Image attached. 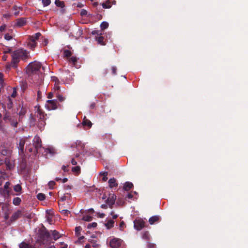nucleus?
Masks as SVG:
<instances>
[{
    "instance_id": "nucleus-1",
    "label": "nucleus",
    "mask_w": 248,
    "mask_h": 248,
    "mask_svg": "<svg viewBox=\"0 0 248 248\" xmlns=\"http://www.w3.org/2000/svg\"><path fill=\"white\" fill-rule=\"evenodd\" d=\"M47 68V64L44 65L39 62H34L29 64L26 72L36 84H40L43 78V72Z\"/></svg>"
},
{
    "instance_id": "nucleus-2",
    "label": "nucleus",
    "mask_w": 248,
    "mask_h": 248,
    "mask_svg": "<svg viewBox=\"0 0 248 248\" xmlns=\"http://www.w3.org/2000/svg\"><path fill=\"white\" fill-rule=\"evenodd\" d=\"M12 62L10 64L7 65V68L10 69L11 67L16 68V64L20 59L25 60L29 57L28 53L23 49H19L13 52L11 54Z\"/></svg>"
},
{
    "instance_id": "nucleus-3",
    "label": "nucleus",
    "mask_w": 248,
    "mask_h": 248,
    "mask_svg": "<svg viewBox=\"0 0 248 248\" xmlns=\"http://www.w3.org/2000/svg\"><path fill=\"white\" fill-rule=\"evenodd\" d=\"M35 115L39 120L37 126L41 130L46 125V123L45 122L46 115L39 108H38L35 112Z\"/></svg>"
},
{
    "instance_id": "nucleus-4",
    "label": "nucleus",
    "mask_w": 248,
    "mask_h": 248,
    "mask_svg": "<svg viewBox=\"0 0 248 248\" xmlns=\"http://www.w3.org/2000/svg\"><path fill=\"white\" fill-rule=\"evenodd\" d=\"M58 101L57 100H48L46 101L45 107L49 110H54L57 108Z\"/></svg>"
},
{
    "instance_id": "nucleus-5",
    "label": "nucleus",
    "mask_w": 248,
    "mask_h": 248,
    "mask_svg": "<svg viewBox=\"0 0 248 248\" xmlns=\"http://www.w3.org/2000/svg\"><path fill=\"white\" fill-rule=\"evenodd\" d=\"M26 142H29V138L23 137L19 139V142L17 144V147L19 150V154L23 153L24 146Z\"/></svg>"
},
{
    "instance_id": "nucleus-6",
    "label": "nucleus",
    "mask_w": 248,
    "mask_h": 248,
    "mask_svg": "<svg viewBox=\"0 0 248 248\" xmlns=\"http://www.w3.org/2000/svg\"><path fill=\"white\" fill-rule=\"evenodd\" d=\"M134 228L137 230L140 231L141 230L145 225V222L141 218L136 219L134 221Z\"/></svg>"
},
{
    "instance_id": "nucleus-7",
    "label": "nucleus",
    "mask_w": 248,
    "mask_h": 248,
    "mask_svg": "<svg viewBox=\"0 0 248 248\" xmlns=\"http://www.w3.org/2000/svg\"><path fill=\"white\" fill-rule=\"evenodd\" d=\"M10 183L7 182L5 183L3 188H0V193L4 196H8L10 192Z\"/></svg>"
},
{
    "instance_id": "nucleus-8",
    "label": "nucleus",
    "mask_w": 248,
    "mask_h": 248,
    "mask_svg": "<svg viewBox=\"0 0 248 248\" xmlns=\"http://www.w3.org/2000/svg\"><path fill=\"white\" fill-rule=\"evenodd\" d=\"M122 240L118 238H113L109 242L110 246L112 248H119L122 244Z\"/></svg>"
},
{
    "instance_id": "nucleus-9",
    "label": "nucleus",
    "mask_w": 248,
    "mask_h": 248,
    "mask_svg": "<svg viewBox=\"0 0 248 248\" xmlns=\"http://www.w3.org/2000/svg\"><path fill=\"white\" fill-rule=\"evenodd\" d=\"M33 145L35 148L36 150L41 147V140L38 136H35L33 140Z\"/></svg>"
},
{
    "instance_id": "nucleus-10",
    "label": "nucleus",
    "mask_w": 248,
    "mask_h": 248,
    "mask_svg": "<svg viewBox=\"0 0 248 248\" xmlns=\"http://www.w3.org/2000/svg\"><path fill=\"white\" fill-rule=\"evenodd\" d=\"M116 199V196L114 194H109L107 199V202L111 207L114 204Z\"/></svg>"
},
{
    "instance_id": "nucleus-11",
    "label": "nucleus",
    "mask_w": 248,
    "mask_h": 248,
    "mask_svg": "<svg viewBox=\"0 0 248 248\" xmlns=\"http://www.w3.org/2000/svg\"><path fill=\"white\" fill-rule=\"evenodd\" d=\"M75 146L78 150L80 151L83 150L85 147V144L82 143L80 141H77L74 144H73L71 147H73Z\"/></svg>"
},
{
    "instance_id": "nucleus-12",
    "label": "nucleus",
    "mask_w": 248,
    "mask_h": 248,
    "mask_svg": "<svg viewBox=\"0 0 248 248\" xmlns=\"http://www.w3.org/2000/svg\"><path fill=\"white\" fill-rule=\"evenodd\" d=\"M75 146L78 150L80 151L83 150L85 147V144L82 143L80 141H77L74 144H73L71 147H73Z\"/></svg>"
},
{
    "instance_id": "nucleus-13",
    "label": "nucleus",
    "mask_w": 248,
    "mask_h": 248,
    "mask_svg": "<svg viewBox=\"0 0 248 248\" xmlns=\"http://www.w3.org/2000/svg\"><path fill=\"white\" fill-rule=\"evenodd\" d=\"M109 187L110 188H113L116 187L118 186V183L116 182V180L115 178H110L108 180Z\"/></svg>"
},
{
    "instance_id": "nucleus-14",
    "label": "nucleus",
    "mask_w": 248,
    "mask_h": 248,
    "mask_svg": "<svg viewBox=\"0 0 248 248\" xmlns=\"http://www.w3.org/2000/svg\"><path fill=\"white\" fill-rule=\"evenodd\" d=\"M1 154L3 155H8L10 154V150L6 149L4 146H1L0 147Z\"/></svg>"
},
{
    "instance_id": "nucleus-15",
    "label": "nucleus",
    "mask_w": 248,
    "mask_h": 248,
    "mask_svg": "<svg viewBox=\"0 0 248 248\" xmlns=\"http://www.w3.org/2000/svg\"><path fill=\"white\" fill-rule=\"evenodd\" d=\"M133 187V185L130 182H126L124 184V189L126 191H128Z\"/></svg>"
},
{
    "instance_id": "nucleus-16",
    "label": "nucleus",
    "mask_w": 248,
    "mask_h": 248,
    "mask_svg": "<svg viewBox=\"0 0 248 248\" xmlns=\"http://www.w3.org/2000/svg\"><path fill=\"white\" fill-rule=\"evenodd\" d=\"M114 221L112 220L109 219L105 223V226L108 229H109L114 226Z\"/></svg>"
},
{
    "instance_id": "nucleus-17",
    "label": "nucleus",
    "mask_w": 248,
    "mask_h": 248,
    "mask_svg": "<svg viewBox=\"0 0 248 248\" xmlns=\"http://www.w3.org/2000/svg\"><path fill=\"white\" fill-rule=\"evenodd\" d=\"M21 215V212L20 211H17L13 214V215L11 217V219L12 221H14L17 218H19Z\"/></svg>"
},
{
    "instance_id": "nucleus-18",
    "label": "nucleus",
    "mask_w": 248,
    "mask_h": 248,
    "mask_svg": "<svg viewBox=\"0 0 248 248\" xmlns=\"http://www.w3.org/2000/svg\"><path fill=\"white\" fill-rule=\"evenodd\" d=\"M159 219V217L158 216H153L149 218V222L150 224L152 225L155 222L158 221Z\"/></svg>"
},
{
    "instance_id": "nucleus-19",
    "label": "nucleus",
    "mask_w": 248,
    "mask_h": 248,
    "mask_svg": "<svg viewBox=\"0 0 248 248\" xmlns=\"http://www.w3.org/2000/svg\"><path fill=\"white\" fill-rule=\"evenodd\" d=\"M26 24V19L24 18H20L17 20L16 25L19 27L24 26Z\"/></svg>"
},
{
    "instance_id": "nucleus-20",
    "label": "nucleus",
    "mask_w": 248,
    "mask_h": 248,
    "mask_svg": "<svg viewBox=\"0 0 248 248\" xmlns=\"http://www.w3.org/2000/svg\"><path fill=\"white\" fill-rule=\"evenodd\" d=\"M41 36V33L39 32L35 33L34 35L30 37V40L31 42H35Z\"/></svg>"
},
{
    "instance_id": "nucleus-21",
    "label": "nucleus",
    "mask_w": 248,
    "mask_h": 248,
    "mask_svg": "<svg viewBox=\"0 0 248 248\" xmlns=\"http://www.w3.org/2000/svg\"><path fill=\"white\" fill-rule=\"evenodd\" d=\"M52 232L53 237L55 240H57L58 238L61 237V235L58 232L54 230L52 231Z\"/></svg>"
},
{
    "instance_id": "nucleus-22",
    "label": "nucleus",
    "mask_w": 248,
    "mask_h": 248,
    "mask_svg": "<svg viewBox=\"0 0 248 248\" xmlns=\"http://www.w3.org/2000/svg\"><path fill=\"white\" fill-rule=\"evenodd\" d=\"M82 124L84 126H87L90 128L92 126V124L90 120L86 119L85 118H84L82 122Z\"/></svg>"
},
{
    "instance_id": "nucleus-23",
    "label": "nucleus",
    "mask_w": 248,
    "mask_h": 248,
    "mask_svg": "<svg viewBox=\"0 0 248 248\" xmlns=\"http://www.w3.org/2000/svg\"><path fill=\"white\" fill-rule=\"evenodd\" d=\"M20 248H35V247L29 245L24 242H22L19 245Z\"/></svg>"
},
{
    "instance_id": "nucleus-24",
    "label": "nucleus",
    "mask_w": 248,
    "mask_h": 248,
    "mask_svg": "<svg viewBox=\"0 0 248 248\" xmlns=\"http://www.w3.org/2000/svg\"><path fill=\"white\" fill-rule=\"evenodd\" d=\"M108 27V23L106 21L102 22L100 24V28L102 30L107 29Z\"/></svg>"
},
{
    "instance_id": "nucleus-25",
    "label": "nucleus",
    "mask_w": 248,
    "mask_h": 248,
    "mask_svg": "<svg viewBox=\"0 0 248 248\" xmlns=\"http://www.w3.org/2000/svg\"><path fill=\"white\" fill-rule=\"evenodd\" d=\"M96 40L97 41V42L98 44L101 45H105V44L104 42V37L102 36H99L97 38H96Z\"/></svg>"
},
{
    "instance_id": "nucleus-26",
    "label": "nucleus",
    "mask_w": 248,
    "mask_h": 248,
    "mask_svg": "<svg viewBox=\"0 0 248 248\" xmlns=\"http://www.w3.org/2000/svg\"><path fill=\"white\" fill-rule=\"evenodd\" d=\"M28 46L31 49H33L36 46V42H31L30 40V42L28 44Z\"/></svg>"
},
{
    "instance_id": "nucleus-27",
    "label": "nucleus",
    "mask_w": 248,
    "mask_h": 248,
    "mask_svg": "<svg viewBox=\"0 0 248 248\" xmlns=\"http://www.w3.org/2000/svg\"><path fill=\"white\" fill-rule=\"evenodd\" d=\"M81 230H82V228L80 226L77 227L75 228V232H76V235L78 236H79L80 235V232H81Z\"/></svg>"
},
{
    "instance_id": "nucleus-28",
    "label": "nucleus",
    "mask_w": 248,
    "mask_h": 248,
    "mask_svg": "<svg viewBox=\"0 0 248 248\" xmlns=\"http://www.w3.org/2000/svg\"><path fill=\"white\" fill-rule=\"evenodd\" d=\"M21 202V199L19 198L16 197L14 199L13 203L15 205H18Z\"/></svg>"
},
{
    "instance_id": "nucleus-29",
    "label": "nucleus",
    "mask_w": 248,
    "mask_h": 248,
    "mask_svg": "<svg viewBox=\"0 0 248 248\" xmlns=\"http://www.w3.org/2000/svg\"><path fill=\"white\" fill-rule=\"evenodd\" d=\"M45 195L43 193H39L37 195V199L40 201L44 200L45 199Z\"/></svg>"
},
{
    "instance_id": "nucleus-30",
    "label": "nucleus",
    "mask_w": 248,
    "mask_h": 248,
    "mask_svg": "<svg viewBox=\"0 0 248 248\" xmlns=\"http://www.w3.org/2000/svg\"><path fill=\"white\" fill-rule=\"evenodd\" d=\"M55 4L57 6H59L60 7H63L64 6L63 2L60 0H56Z\"/></svg>"
},
{
    "instance_id": "nucleus-31",
    "label": "nucleus",
    "mask_w": 248,
    "mask_h": 248,
    "mask_svg": "<svg viewBox=\"0 0 248 248\" xmlns=\"http://www.w3.org/2000/svg\"><path fill=\"white\" fill-rule=\"evenodd\" d=\"M31 142L29 140V142H26L25 145H26V149L30 152H31L32 151V149L31 147H30V145H31Z\"/></svg>"
},
{
    "instance_id": "nucleus-32",
    "label": "nucleus",
    "mask_w": 248,
    "mask_h": 248,
    "mask_svg": "<svg viewBox=\"0 0 248 248\" xmlns=\"http://www.w3.org/2000/svg\"><path fill=\"white\" fill-rule=\"evenodd\" d=\"M11 125L13 126L14 127H16L17 125L18 122L16 120H11L10 121Z\"/></svg>"
},
{
    "instance_id": "nucleus-33",
    "label": "nucleus",
    "mask_w": 248,
    "mask_h": 248,
    "mask_svg": "<svg viewBox=\"0 0 248 248\" xmlns=\"http://www.w3.org/2000/svg\"><path fill=\"white\" fill-rule=\"evenodd\" d=\"M71 52L68 50H65L64 51V56L65 57H69L71 56Z\"/></svg>"
},
{
    "instance_id": "nucleus-34",
    "label": "nucleus",
    "mask_w": 248,
    "mask_h": 248,
    "mask_svg": "<svg viewBox=\"0 0 248 248\" xmlns=\"http://www.w3.org/2000/svg\"><path fill=\"white\" fill-rule=\"evenodd\" d=\"M30 124L31 125L34 126L36 124L35 123V119L32 117L31 116L30 117Z\"/></svg>"
},
{
    "instance_id": "nucleus-35",
    "label": "nucleus",
    "mask_w": 248,
    "mask_h": 248,
    "mask_svg": "<svg viewBox=\"0 0 248 248\" xmlns=\"http://www.w3.org/2000/svg\"><path fill=\"white\" fill-rule=\"evenodd\" d=\"M14 189L16 192H20L21 190V187L19 185H16L14 186Z\"/></svg>"
},
{
    "instance_id": "nucleus-36",
    "label": "nucleus",
    "mask_w": 248,
    "mask_h": 248,
    "mask_svg": "<svg viewBox=\"0 0 248 248\" xmlns=\"http://www.w3.org/2000/svg\"><path fill=\"white\" fill-rule=\"evenodd\" d=\"M11 118L10 116V115L7 113V112L5 114L4 117H3V120L4 121L9 120V121L11 120Z\"/></svg>"
},
{
    "instance_id": "nucleus-37",
    "label": "nucleus",
    "mask_w": 248,
    "mask_h": 248,
    "mask_svg": "<svg viewBox=\"0 0 248 248\" xmlns=\"http://www.w3.org/2000/svg\"><path fill=\"white\" fill-rule=\"evenodd\" d=\"M42 1L44 6H47L49 5L51 2L50 0H42Z\"/></svg>"
},
{
    "instance_id": "nucleus-38",
    "label": "nucleus",
    "mask_w": 248,
    "mask_h": 248,
    "mask_svg": "<svg viewBox=\"0 0 248 248\" xmlns=\"http://www.w3.org/2000/svg\"><path fill=\"white\" fill-rule=\"evenodd\" d=\"M80 168L79 166H76L72 168V170L73 172L79 173Z\"/></svg>"
},
{
    "instance_id": "nucleus-39",
    "label": "nucleus",
    "mask_w": 248,
    "mask_h": 248,
    "mask_svg": "<svg viewBox=\"0 0 248 248\" xmlns=\"http://www.w3.org/2000/svg\"><path fill=\"white\" fill-rule=\"evenodd\" d=\"M82 219L86 221H90L92 219V217L89 216H85L82 217Z\"/></svg>"
},
{
    "instance_id": "nucleus-40",
    "label": "nucleus",
    "mask_w": 248,
    "mask_h": 248,
    "mask_svg": "<svg viewBox=\"0 0 248 248\" xmlns=\"http://www.w3.org/2000/svg\"><path fill=\"white\" fill-rule=\"evenodd\" d=\"M19 9H20L19 8H18L16 6H15L14 7V10L15 11L14 15L15 16H17L19 14Z\"/></svg>"
},
{
    "instance_id": "nucleus-41",
    "label": "nucleus",
    "mask_w": 248,
    "mask_h": 248,
    "mask_svg": "<svg viewBox=\"0 0 248 248\" xmlns=\"http://www.w3.org/2000/svg\"><path fill=\"white\" fill-rule=\"evenodd\" d=\"M59 101L62 102L65 100V97L61 94H58L57 96Z\"/></svg>"
},
{
    "instance_id": "nucleus-42",
    "label": "nucleus",
    "mask_w": 248,
    "mask_h": 248,
    "mask_svg": "<svg viewBox=\"0 0 248 248\" xmlns=\"http://www.w3.org/2000/svg\"><path fill=\"white\" fill-rule=\"evenodd\" d=\"M91 242L92 244L93 247L98 248L99 247V245L96 243V241L93 240Z\"/></svg>"
},
{
    "instance_id": "nucleus-43",
    "label": "nucleus",
    "mask_w": 248,
    "mask_h": 248,
    "mask_svg": "<svg viewBox=\"0 0 248 248\" xmlns=\"http://www.w3.org/2000/svg\"><path fill=\"white\" fill-rule=\"evenodd\" d=\"M55 184V182L54 181H51L49 182L48 185L50 188L52 189L53 188Z\"/></svg>"
},
{
    "instance_id": "nucleus-44",
    "label": "nucleus",
    "mask_w": 248,
    "mask_h": 248,
    "mask_svg": "<svg viewBox=\"0 0 248 248\" xmlns=\"http://www.w3.org/2000/svg\"><path fill=\"white\" fill-rule=\"evenodd\" d=\"M107 174L108 173L107 172H104L101 173V174H102L103 175V177L102 179L104 181H106L108 179Z\"/></svg>"
},
{
    "instance_id": "nucleus-45",
    "label": "nucleus",
    "mask_w": 248,
    "mask_h": 248,
    "mask_svg": "<svg viewBox=\"0 0 248 248\" xmlns=\"http://www.w3.org/2000/svg\"><path fill=\"white\" fill-rule=\"evenodd\" d=\"M96 226H97V223H95V222H93V223H90L88 225V229H90L92 227L94 228V227H96Z\"/></svg>"
},
{
    "instance_id": "nucleus-46",
    "label": "nucleus",
    "mask_w": 248,
    "mask_h": 248,
    "mask_svg": "<svg viewBox=\"0 0 248 248\" xmlns=\"http://www.w3.org/2000/svg\"><path fill=\"white\" fill-rule=\"evenodd\" d=\"M77 59L76 57H72L71 58H70L69 60V61L72 62L73 64H75L77 62Z\"/></svg>"
},
{
    "instance_id": "nucleus-47",
    "label": "nucleus",
    "mask_w": 248,
    "mask_h": 248,
    "mask_svg": "<svg viewBox=\"0 0 248 248\" xmlns=\"http://www.w3.org/2000/svg\"><path fill=\"white\" fill-rule=\"evenodd\" d=\"M84 238V237L83 236H79L78 240L76 241L77 244H81V240H83Z\"/></svg>"
},
{
    "instance_id": "nucleus-48",
    "label": "nucleus",
    "mask_w": 248,
    "mask_h": 248,
    "mask_svg": "<svg viewBox=\"0 0 248 248\" xmlns=\"http://www.w3.org/2000/svg\"><path fill=\"white\" fill-rule=\"evenodd\" d=\"M102 5L104 8H109L111 7V6L109 5V3L108 4L107 3H103L102 4Z\"/></svg>"
},
{
    "instance_id": "nucleus-49",
    "label": "nucleus",
    "mask_w": 248,
    "mask_h": 248,
    "mask_svg": "<svg viewBox=\"0 0 248 248\" xmlns=\"http://www.w3.org/2000/svg\"><path fill=\"white\" fill-rule=\"evenodd\" d=\"M124 227H125L124 223L123 221H122V222H121V223L120 224V226H119L120 229L121 230H123V229L124 228Z\"/></svg>"
},
{
    "instance_id": "nucleus-50",
    "label": "nucleus",
    "mask_w": 248,
    "mask_h": 248,
    "mask_svg": "<svg viewBox=\"0 0 248 248\" xmlns=\"http://www.w3.org/2000/svg\"><path fill=\"white\" fill-rule=\"evenodd\" d=\"M4 39L8 41L12 39V36L9 34H6L4 35Z\"/></svg>"
},
{
    "instance_id": "nucleus-51",
    "label": "nucleus",
    "mask_w": 248,
    "mask_h": 248,
    "mask_svg": "<svg viewBox=\"0 0 248 248\" xmlns=\"http://www.w3.org/2000/svg\"><path fill=\"white\" fill-rule=\"evenodd\" d=\"M87 12L86 10H84V9H82L81 11V12H80V15L82 16H86L87 15Z\"/></svg>"
},
{
    "instance_id": "nucleus-52",
    "label": "nucleus",
    "mask_w": 248,
    "mask_h": 248,
    "mask_svg": "<svg viewBox=\"0 0 248 248\" xmlns=\"http://www.w3.org/2000/svg\"><path fill=\"white\" fill-rule=\"evenodd\" d=\"M46 221L47 222H48L50 224H53V220L52 219V218L48 217L46 218Z\"/></svg>"
},
{
    "instance_id": "nucleus-53",
    "label": "nucleus",
    "mask_w": 248,
    "mask_h": 248,
    "mask_svg": "<svg viewBox=\"0 0 248 248\" xmlns=\"http://www.w3.org/2000/svg\"><path fill=\"white\" fill-rule=\"evenodd\" d=\"M117 68L115 66H113L112 67V72L113 74L115 75L116 74Z\"/></svg>"
},
{
    "instance_id": "nucleus-54",
    "label": "nucleus",
    "mask_w": 248,
    "mask_h": 248,
    "mask_svg": "<svg viewBox=\"0 0 248 248\" xmlns=\"http://www.w3.org/2000/svg\"><path fill=\"white\" fill-rule=\"evenodd\" d=\"M110 214L112 216L113 219H116L118 217V215L114 214L113 212H111Z\"/></svg>"
},
{
    "instance_id": "nucleus-55",
    "label": "nucleus",
    "mask_w": 248,
    "mask_h": 248,
    "mask_svg": "<svg viewBox=\"0 0 248 248\" xmlns=\"http://www.w3.org/2000/svg\"><path fill=\"white\" fill-rule=\"evenodd\" d=\"M142 237L144 239H148V232L144 233V234L143 235Z\"/></svg>"
},
{
    "instance_id": "nucleus-56",
    "label": "nucleus",
    "mask_w": 248,
    "mask_h": 248,
    "mask_svg": "<svg viewBox=\"0 0 248 248\" xmlns=\"http://www.w3.org/2000/svg\"><path fill=\"white\" fill-rule=\"evenodd\" d=\"M53 96V93L51 92L49 93L47 95V98H52Z\"/></svg>"
},
{
    "instance_id": "nucleus-57",
    "label": "nucleus",
    "mask_w": 248,
    "mask_h": 248,
    "mask_svg": "<svg viewBox=\"0 0 248 248\" xmlns=\"http://www.w3.org/2000/svg\"><path fill=\"white\" fill-rule=\"evenodd\" d=\"M4 125L3 124L2 121H0V130H2L4 129Z\"/></svg>"
},
{
    "instance_id": "nucleus-58",
    "label": "nucleus",
    "mask_w": 248,
    "mask_h": 248,
    "mask_svg": "<svg viewBox=\"0 0 248 248\" xmlns=\"http://www.w3.org/2000/svg\"><path fill=\"white\" fill-rule=\"evenodd\" d=\"M71 163L73 165H77V162L74 158H72L71 160Z\"/></svg>"
},
{
    "instance_id": "nucleus-59",
    "label": "nucleus",
    "mask_w": 248,
    "mask_h": 248,
    "mask_svg": "<svg viewBox=\"0 0 248 248\" xmlns=\"http://www.w3.org/2000/svg\"><path fill=\"white\" fill-rule=\"evenodd\" d=\"M5 28H6V25H3L1 26L0 27V31H3Z\"/></svg>"
},
{
    "instance_id": "nucleus-60",
    "label": "nucleus",
    "mask_w": 248,
    "mask_h": 248,
    "mask_svg": "<svg viewBox=\"0 0 248 248\" xmlns=\"http://www.w3.org/2000/svg\"><path fill=\"white\" fill-rule=\"evenodd\" d=\"M16 92L15 90H14L13 91V92L12 93V94H11V96L13 97H15L16 96Z\"/></svg>"
},
{
    "instance_id": "nucleus-61",
    "label": "nucleus",
    "mask_w": 248,
    "mask_h": 248,
    "mask_svg": "<svg viewBox=\"0 0 248 248\" xmlns=\"http://www.w3.org/2000/svg\"><path fill=\"white\" fill-rule=\"evenodd\" d=\"M52 79L55 82V83H56V82L58 81V79L57 78V77H52Z\"/></svg>"
},
{
    "instance_id": "nucleus-62",
    "label": "nucleus",
    "mask_w": 248,
    "mask_h": 248,
    "mask_svg": "<svg viewBox=\"0 0 248 248\" xmlns=\"http://www.w3.org/2000/svg\"><path fill=\"white\" fill-rule=\"evenodd\" d=\"M3 178L2 177H0V186L2 185L3 182Z\"/></svg>"
},
{
    "instance_id": "nucleus-63",
    "label": "nucleus",
    "mask_w": 248,
    "mask_h": 248,
    "mask_svg": "<svg viewBox=\"0 0 248 248\" xmlns=\"http://www.w3.org/2000/svg\"><path fill=\"white\" fill-rule=\"evenodd\" d=\"M66 196L64 195L61 198V200L62 201H64L66 200Z\"/></svg>"
},
{
    "instance_id": "nucleus-64",
    "label": "nucleus",
    "mask_w": 248,
    "mask_h": 248,
    "mask_svg": "<svg viewBox=\"0 0 248 248\" xmlns=\"http://www.w3.org/2000/svg\"><path fill=\"white\" fill-rule=\"evenodd\" d=\"M7 59V56L6 55H4L2 56V60L3 61H6Z\"/></svg>"
}]
</instances>
